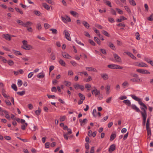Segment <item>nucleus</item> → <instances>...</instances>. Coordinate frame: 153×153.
<instances>
[{"mask_svg": "<svg viewBox=\"0 0 153 153\" xmlns=\"http://www.w3.org/2000/svg\"><path fill=\"white\" fill-rule=\"evenodd\" d=\"M149 119L148 118L147 119L146 125V130L147 131V138L148 139L150 138L151 134L150 128H149Z\"/></svg>", "mask_w": 153, "mask_h": 153, "instance_id": "nucleus-1", "label": "nucleus"}, {"mask_svg": "<svg viewBox=\"0 0 153 153\" xmlns=\"http://www.w3.org/2000/svg\"><path fill=\"white\" fill-rule=\"evenodd\" d=\"M108 67L110 68L114 69H122L123 68L122 67L115 64L108 65Z\"/></svg>", "mask_w": 153, "mask_h": 153, "instance_id": "nucleus-2", "label": "nucleus"}, {"mask_svg": "<svg viewBox=\"0 0 153 153\" xmlns=\"http://www.w3.org/2000/svg\"><path fill=\"white\" fill-rule=\"evenodd\" d=\"M63 34L65 35V37L69 41L71 40V38L70 36L69 33L66 30H65L63 32Z\"/></svg>", "mask_w": 153, "mask_h": 153, "instance_id": "nucleus-3", "label": "nucleus"}, {"mask_svg": "<svg viewBox=\"0 0 153 153\" xmlns=\"http://www.w3.org/2000/svg\"><path fill=\"white\" fill-rule=\"evenodd\" d=\"M136 66L138 67H148V65L146 63L143 62H141L140 63L138 62H136L135 63V65Z\"/></svg>", "mask_w": 153, "mask_h": 153, "instance_id": "nucleus-4", "label": "nucleus"}, {"mask_svg": "<svg viewBox=\"0 0 153 153\" xmlns=\"http://www.w3.org/2000/svg\"><path fill=\"white\" fill-rule=\"evenodd\" d=\"M74 88L76 90L80 89L82 91L84 90V86L81 85H79L78 84H76L74 85Z\"/></svg>", "mask_w": 153, "mask_h": 153, "instance_id": "nucleus-5", "label": "nucleus"}, {"mask_svg": "<svg viewBox=\"0 0 153 153\" xmlns=\"http://www.w3.org/2000/svg\"><path fill=\"white\" fill-rule=\"evenodd\" d=\"M137 72L143 74H150V72L146 70L138 69L136 70Z\"/></svg>", "mask_w": 153, "mask_h": 153, "instance_id": "nucleus-6", "label": "nucleus"}, {"mask_svg": "<svg viewBox=\"0 0 153 153\" xmlns=\"http://www.w3.org/2000/svg\"><path fill=\"white\" fill-rule=\"evenodd\" d=\"M142 111H141L140 110V113L142 115V116H147V113L146 109L144 108V107L141 106L140 107Z\"/></svg>", "mask_w": 153, "mask_h": 153, "instance_id": "nucleus-7", "label": "nucleus"}, {"mask_svg": "<svg viewBox=\"0 0 153 153\" xmlns=\"http://www.w3.org/2000/svg\"><path fill=\"white\" fill-rule=\"evenodd\" d=\"M142 111H141L140 110V113L142 115V116H147V113L146 109L144 108V107L141 106L140 107Z\"/></svg>", "mask_w": 153, "mask_h": 153, "instance_id": "nucleus-8", "label": "nucleus"}, {"mask_svg": "<svg viewBox=\"0 0 153 153\" xmlns=\"http://www.w3.org/2000/svg\"><path fill=\"white\" fill-rule=\"evenodd\" d=\"M113 56L115 60L117 62H122V60L120 57L117 54L114 53Z\"/></svg>", "mask_w": 153, "mask_h": 153, "instance_id": "nucleus-9", "label": "nucleus"}, {"mask_svg": "<svg viewBox=\"0 0 153 153\" xmlns=\"http://www.w3.org/2000/svg\"><path fill=\"white\" fill-rule=\"evenodd\" d=\"M130 96L134 100L138 101L139 104L142 102L141 99L136 97L135 95L131 94Z\"/></svg>", "mask_w": 153, "mask_h": 153, "instance_id": "nucleus-10", "label": "nucleus"}, {"mask_svg": "<svg viewBox=\"0 0 153 153\" xmlns=\"http://www.w3.org/2000/svg\"><path fill=\"white\" fill-rule=\"evenodd\" d=\"M91 92L93 94H95L96 96L99 95L100 94V91L98 90L95 87H94V90L92 91Z\"/></svg>", "mask_w": 153, "mask_h": 153, "instance_id": "nucleus-11", "label": "nucleus"}, {"mask_svg": "<svg viewBox=\"0 0 153 153\" xmlns=\"http://www.w3.org/2000/svg\"><path fill=\"white\" fill-rule=\"evenodd\" d=\"M115 144H113L110 146L109 148L108 151L110 153H111L115 150Z\"/></svg>", "mask_w": 153, "mask_h": 153, "instance_id": "nucleus-12", "label": "nucleus"}, {"mask_svg": "<svg viewBox=\"0 0 153 153\" xmlns=\"http://www.w3.org/2000/svg\"><path fill=\"white\" fill-rule=\"evenodd\" d=\"M131 106L132 109L136 111L137 112H140V109L135 105L132 104Z\"/></svg>", "mask_w": 153, "mask_h": 153, "instance_id": "nucleus-13", "label": "nucleus"}, {"mask_svg": "<svg viewBox=\"0 0 153 153\" xmlns=\"http://www.w3.org/2000/svg\"><path fill=\"white\" fill-rule=\"evenodd\" d=\"M85 68L87 70L89 71L96 72L97 71V70L95 68L91 67H86Z\"/></svg>", "mask_w": 153, "mask_h": 153, "instance_id": "nucleus-14", "label": "nucleus"}, {"mask_svg": "<svg viewBox=\"0 0 153 153\" xmlns=\"http://www.w3.org/2000/svg\"><path fill=\"white\" fill-rule=\"evenodd\" d=\"M22 48L25 50H28L32 48V46L29 45H27L22 46Z\"/></svg>", "mask_w": 153, "mask_h": 153, "instance_id": "nucleus-15", "label": "nucleus"}, {"mask_svg": "<svg viewBox=\"0 0 153 153\" xmlns=\"http://www.w3.org/2000/svg\"><path fill=\"white\" fill-rule=\"evenodd\" d=\"M126 54L128 55L129 56L131 57L132 59H133L134 60H136V58L131 52H125Z\"/></svg>", "mask_w": 153, "mask_h": 153, "instance_id": "nucleus-16", "label": "nucleus"}, {"mask_svg": "<svg viewBox=\"0 0 153 153\" xmlns=\"http://www.w3.org/2000/svg\"><path fill=\"white\" fill-rule=\"evenodd\" d=\"M108 45L113 50H115V47L114 45L111 42H109L107 43Z\"/></svg>", "mask_w": 153, "mask_h": 153, "instance_id": "nucleus-17", "label": "nucleus"}, {"mask_svg": "<svg viewBox=\"0 0 153 153\" xmlns=\"http://www.w3.org/2000/svg\"><path fill=\"white\" fill-rule=\"evenodd\" d=\"M100 75L104 80H106L108 78V76L106 74H101Z\"/></svg>", "mask_w": 153, "mask_h": 153, "instance_id": "nucleus-18", "label": "nucleus"}, {"mask_svg": "<svg viewBox=\"0 0 153 153\" xmlns=\"http://www.w3.org/2000/svg\"><path fill=\"white\" fill-rule=\"evenodd\" d=\"M3 112H4L5 115V117L8 120L10 119V117L9 114L8 112L6 110H4L3 111Z\"/></svg>", "mask_w": 153, "mask_h": 153, "instance_id": "nucleus-19", "label": "nucleus"}, {"mask_svg": "<svg viewBox=\"0 0 153 153\" xmlns=\"http://www.w3.org/2000/svg\"><path fill=\"white\" fill-rule=\"evenodd\" d=\"M32 23L30 21H28L25 23H23V26L28 27L29 26H30Z\"/></svg>", "mask_w": 153, "mask_h": 153, "instance_id": "nucleus-20", "label": "nucleus"}, {"mask_svg": "<svg viewBox=\"0 0 153 153\" xmlns=\"http://www.w3.org/2000/svg\"><path fill=\"white\" fill-rule=\"evenodd\" d=\"M124 103L127 105L128 106H130L131 105V102L128 100H126L123 101Z\"/></svg>", "mask_w": 153, "mask_h": 153, "instance_id": "nucleus-21", "label": "nucleus"}, {"mask_svg": "<svg viewBox=\"0 0 153 153\" xmlns=\"http://www.w3.org/2000/svg\"><path fill=\"white\" fill-rule=\"evenodd\" d=\"M130 81H132L134 82H137L139 83L140 81V78H132L130 80Z\"/></svg>", "mask_w": 153, "mask_h": 153, "instance_id": "nucleus-22", "label": "nucleus"}, {"mask_svg": "<svg viewBox=\"0 0 153 153\" xmlns=\"http://www.w3.org/2000/svg\"><path fill=\"white\" fill-rule=\"evenodd\" d=\"M62 55L64 58L68 59H71V56H70L68 54L66 53H62Z\"/></svg>", "mask_w": 153, "mask_h": 153, "instance_id": "nucleus-23", "label": "nucleus"}, {"mask_svg": "<svg viewBox=\"0 0 153 153\" xmlns=\"http://www.w3.org/2000/svg\"><path fill=\"white\" fill-rule=\"evenodd\" d=\"M59 62L62 66L64 67H65V63L62 59H60L59 61Z\"/></svg>", "mask_w": 153, "mask_h": 153, "instance_id": "nucleus-24", "label": "nucleus"}, {"mask_svg": "<svg viewBox=\"0 0 153 153\" xmlns=\"http://www.w3.org/2000/svg\"><path fill=\"white\" fill-rule=\"evenodd\" d=\"M42 4L43 7H44L45 9L48 10H50V7L46 3H43Z\"/></svg>", "mask_w": 153, "mask_h": 153, "instance_id": "nucleus-25", "label": "nucleus"}, {"mask_svg": "<svg viewBox=\"0 0 153 153\" xmlns=\"http://www.w3.org/2000/svg\"><path fill=\"white\" fill-rule=\"evenodd\" d=\"M4 37L7 40H10L11 39V37L8 34H4Z\"/></svg>", "mask_w": 153, "mask_h": 153, "instance_id": "nucleus-26", "label": "nucleus"}, {"mask_svg": "<svg viewBox=\"0 0 153 153\" xmlns=\"http://www.w3.org/2000/svg\"><path fill=\"white\" fill-rule=\"evenodd\" d=\"M45 76V74L43 73H40L38 74L37 77L39 79H41L43 78Z\"/></svg>", "mask_w": 153, "mask_h": 153, "instance_id": "nucleus-27", "label": "nucleus"}, {"mask_svg": "<svg viewBox=\"0 0 153 153\" xmlns=\"http://www.w3.org/2000/svg\"><path fill=\"white\" fill-rule=\"evenodd\" d=\"M116 135L115 134H112L110 137V140L111 141H113L116 137Z\"/></svg>", "mask_w": 153, "mask_h": 153, "instance_id": "nucleus-28", "label": "nucleus"}, {"mask_svg": "<svg viewBox=\"0 0 153 153\" xmlns=\"http://www.w3.org/2000/svg\"><path fill=\"white\" fill-rule=\"evenodd\" d=\"M13 51H14V53L16 56H18L19 55H22V53L19 51H16L14 50H13Z\"/></svg>", "mask_w": 153, "mask_h": 153, "instance_id": "nucleus-29", "label": "nucleus"}, {"mask_svg": "<svg viewBox=\"0 0 153 153\" xmlns=\"http://www.w3.org/2000/svg\"><path fill=\"white\" fill-rule=\"evenodd\" d=\"M143 117V121L142 123V125L143 126H145L146 124V119L147 116H142Z\"/></svg>", "mask_w": 153, "mask_h": 153, "instance_id": "nucleus-30", "label": "nucleus"}, {"mask_svg": "<svg viewBox=\"0 0 153 153\" xmlns=\"http://www.w3.org/2000/svg\"><path fill=\"white\" fill-rule=\"evenodd\" d=\"M82 24L86 28H89L90 26L89 25L87 22L84 21L83 22Z\"/></svg>", "mask_w": 153, "mask_h": 153, "instance_id": "nucleus-31", "label": "nucleus"}, {"mask_svg": "<svg viewBox=\"0 0 153 153\" xmlns=\"http://www.w3.org/2000/svg\"><path fill=\"white\" fill-rule=\"evenodd\" d=\"M78 95L80 99V100H85V97L81 93H79Z\"/></svg>", "mask_w": 153, "mask_h": 153, "instance_id": "nucleus-32", "label": "nucleus"}, {"mask_svg": "<svg viewBox=\"0 0 153 153\" xmlns=\"http://www.w3.org/2000/svg\"><path fill=\"white\" fill-rule=\"evenodd\" d=\"M129 3L132 5L133 6L136 5V3L135 2L134 0H128Z\"/></svg>", "mask_w": 153, "mask_h": 153, "instance_id": "nucleus-33", "label": "nucleus"}, {"mask_svg": "<svg viewBox=\"0 0 153 153\" xmlns=\"http://www.w3.org/2000/svg\"><path fill=\"white\" fill-rule=\"evenodd\" d=\"M51 58L53 60H54L56 59V56L53 52L50 55Z\"/></svg>", "mask_w": 153, "mask_h": 153, "instance_id": "nucleus-34", "label": "nucleus"}, {"mask_svg": "<svg viewBox=\"0 0 153 153\" xmlns=\"http://www.w3.org/2000/svg\"><path fill=\"white\" fill-rule=\"evenodd\" d=\"M103 1L104 3H106L107 5H108L110 7H111V3L110 1L105 0H104Z\"/></svg>", "mask_w": 153, "mask_h": 153, "instance_id": "nucleus-35", "label": "nucleus"}, {"mask_svg": "<svg viewBox=\"0 0 153 153\" xmlns=\"http://www.w3.org/2000/svg\"><path fill=\"white\" fill-rule=\"evenodd\" d=\"M102 34H104L105 36H106L108 37L110 36V35L109 34L108 32L105 30H103L102 31Z\"/></svg>", "mask_w": 153, "mask_h": 153, "instance_id": "nucleus-36", "label": "nucleus"}, {"mask_svg": "<svg viewBox=\"0 0 153 153\" xmlns=\"http://www.w3.org/2000/svg\"><path fill=\"white\" fill-rule=\"evenodd\" d=\"M11 87L15 91H16L17 90V88L15 84H12L11 85Z\"/></svg>", "mask_w": 153, "mask_h": 153, "instance_id": "nucleus-37", "label": "nucleus"}, {"mask_svg": "<svg viewBox=\"0 0 153 153\" xmlns=\"http://www.w3.org/2000/svg\"><path fill=\"white\" fill-rule=\"evenodd\" d=\"M94 40L97 44L99 45H100V40L97 37H94Z\"/></svg>", "mask_w": 153, "mask_h": 153, "instance_id": "nucleus-38", "label": "nucleus"}, {"mask_svg": "<svg viewBox=\"0 0 153 153\" xmlns=\"http://www.w3.org/2000/svg\"><path fill=\"white\" fill-rule=\"evenodd\" d=\"M85 87L87 89V90L89 91L90 90L91 87L90 85L88 84H87L85 85Z\"/></svg>", "mask_w": 153, "mask_h": 153, "instance_id": "nucleus-39", "label": "nucleus"}, {"mask_svg": "<svg viewBox=\"0 0 153 153\" xmlns=\"http://www.w3.org/2000/svg\"><path fill=\"white\" fill-rule=\"evenodd\" d=\"M64 83L65 84V85L68 87L70 86L71 85V83L68 81H64Z\"/></svg>", "mask_w": 153, "mask_h": 153, "instance_id": "nucleus-40", "label": "nucleus"}, {"mask_svg": "<svg viewBox=\"0 0 153 153\" xmlns=\"http://www.w3.org/2000/svg\"><path fill=\"white\" fill-rule=\"evenodd\" d=\"M92 114L93 116L94 117H96L97 116V111L95 109H93L92 112Z\"/></svg>", "mask_w": 153, "mask_h": 153, "instance_id": "nucleus-41", "label": "nucleus"}, {"mask_svg": "<svg viewBox=\"0 0 153 153\" xmlns=\"http://www.w3.org/2000/svg\"><path fill=\"white\" fill-rule=\"evenodd\" d=\"M49 99H55L56 97L54 95H49L48 94L47 95Z\"/></svg>", "mask_w": 153, "mask_h": 153, "instance_id": "nucleus-42", "label": "nucleus"}, {"mask_svg": "<svg viewBox=\"0 0 153 153\" xmlns=\"http://www.w3.org/2000/svg\"><path fill=\"white\" fill-rule=\"evenodd\" d=\"M70 13L72 15L74 16H76L78 14L77 12L73 11H71Z\"/></svg>", "mask_w": 153, "mask_h": 153, "instance_id": "nucleus-43", "label": "nucleus"}, {"mask_svg": "<svg viewBox=\"0 0 153 153\" xmlns=\"http://www.w3.org/2000/svg\"><path fill=\"white\" fill-rule=\"evenodd\" d=\"M50 30L52 31V33L53 34H56L57 33V31L56 29L52 28L50 29Z\"/></svg>", "mask_w": 153, "mask_h": 153, "instance_id": "nucleus-44", "label": "nucleus"}, {"mask_svg": "<svg viewBox=\"0 0 153 153\" xmlns=\"http://www.w3.org/2000/svg\"><path fill=\"white\" fill-rule=\"evenodd\" d=\"M17 94L20 96H23L25 94V91H19L17 92Z\"/></svg>", "mask_w": 153, "mask_h": 153, "instance_id": "nucleus-45", "label": "nucleus"}, {"mask_svg": "<svg viewBox=\"0 0 153 153\" xmlns=\"http://www.w3.org/2000/svg\"><path fill=\"white\" fill-rule=\"evenodd\" d=\"M35 114H36L38 116L41 113V110L39 108H38V110H36L35 111Z\"/></svg>", "mask_w": 153, "mask_h": 153, "instance_id": "nucleus-46", "label": "nucleus"}, {"mask_svg": "<svg viewBox=\"0 0 153 153\" xmlns=\"http://www.w3.org/2000/svg\"><path fill=\"white\" fill-rule=\"evenodd\" d=\"M7 62L10 66H12L13 65L14 63L13 61L10 60L7 61Z\"/></svg>", "mask_w": 153, "mask_h": 153, "instance_id": "nucleus-47", "label": "nucleus"}, {"mask_svg": "<svg viewBox=\"0 0 153 153\" xmlns=\"http://www.w3.org/2000/svg\"><path fill=\"white\" fill-rule=\"evenodd\" d=\"M147 19L151 21H153V13L150 15L149 17L147 18Z\"/></svg>", "mask_w": 153, "mask_h": 153, "instance_id": "nucleus-48", "label": "nucleus"}, {"mask_svg": "<svg viewBox=\"0 0 153 153\" xmlns=\"http://www.w3.org/2000/svg\"><path fill=\"white\" fill-rule=\"evenodd\" d=\"M144 60L149 63H150L151 61H152V60H151L149 58L147 57H145L144 58Z\"/></svg>", "mask_w": 153, "mask_h": 153, "instance_id": "nucleus-49", "label": "nucleus"}, {"mask_svg": "<svg viewBox=\"0 0 153 153\" xmlns=\"http://www.w3.org/2000/svg\"><path fill=\"white\" fill-rule=\"evenodd\" d=\"M18 85L19 87H20L22 84V82L20 79H18Z\"/></svg>", "mask_w": 153, "mask_h": 153, "instance_id": "nucleus-50", "label": "nucleus"}, {"mask_svg": "<svg viewBox=\"0 0 153 153\" xmlns=\"http://www.w3.org/2000/svg\"><path fill=\"white\" fill-rule=\"evenodd\" d=\"M15 9L18 12H19L20 14H23V12L20 9H19V8L17 7H15Z\"/></svg>", "mask_w": 153, "mask_h": 153, "instance_id": "nucleus-51", "label": "nucleus"}, {"mask_svg": "<svg viewBox=\"0 0 153 153\" xmlns=\"http://www.w3.org/2000/svg\"><path fill=\"white\" fill-rule=\"evenodd\" d=\"M33 12L36 15L38 16H40L41 14V13L39 11L34 10Z\"/></svg>", "mask_w": 153, "mask_h": 153, "instance_id": "nucleus-52", "label": "nucleus"}, {"mask_svg": "<svg viewBox=\"0 0 153 153\" xmlns=\"http://www.w3.org/2000/svg\"><path fill=\"white\" fill-rule=\"evenodd\" d=\"M141 106L144 107V108L146 109V111L147 109V106L142 102L140 103V104H139Z\"/></svg>", "mask_w": 153, "mask_h": 153, "instance_id": "nucleus-53", "label": "nucleus"}, {"mask_svg": "<svg viewBox=\"0 0 153 153\" xmlns=\"http://www.w3.org/2000/svg\"><path fill=\"white\" fill-rule=\"evenodd\" d=\"M88 42L92 45L93 46L95 45L96 44L93 40L91 39H89Z\"/></svg>", "mask_w": 153, "mask_h": 153, "instance_id": "nucleus-54", "label": "nucleus"}, {"mask_svg": "<svg viewBox=\"0 0 153 153\" xmlns=\"http://www.w3.org/2000/svg\"><path fill=\"white\" fill-rule=\"evenodd\" d=\"M16 22L19 25L23 26V22L22 21L18 19L16 20Z\"/></svg>", "mask_w": 153, "mask_h": 153, "instance_id": "nucleus-55", "label": "nucleus"}, {"mask_svg": "<svg viewBox=\"0 0 153 153\" xmlns=\"http://www.w3.org/2000/svg\"><path fill=\"white\" fill-rule=\"evenodd\" d=\"M129 85V84L127 81L124 82L122 84V85L123 87H127Z\"/></svg>", "mask_w": 153, "mask_h": 153, "instance_id": "nucleus-56", "label": "nucleus"}, {"mask_svg": "<svg viewBox=\"0 0 153 153\" xmlns=\"http://www.w3.org/2000/svg\"><path fill=\"white\" fill-rule=\"evenodd\" d=\"M116 10L118 12V13L120 14H123V11L121 10L120 9H119V8H116Z\"/></svg>", "mask_w": 153, "mask_h": 153, "instance_id": "nucleus-57", "label": "nucleus"}, {"mask_svg": "<svg viewBox=\"0 0 153 153\" xmlns=\"http://www.w3.org/2000/svg\"><path fill=\"white\" fill-rule=\"evenodd\" d=\"M48 3L52 5H53L54 4V1L51 0H45Z\"/></svg>", "mask_w": 153, "mask_h": 153, "instance_id": "nucleus-58", "label": "nucleus"}, {"mask_svg": "<svg viewBox=\"0 0 153 153\" xmlns=\"http://www.w3.org/2000/svg\"><path fill=\"white\" fill-rule=\"evenodd\" d=\"M44 26L45 29H47L50 27V25L47 23H45Z\"/></svg>", "mask_w": 153, "mask_h": 153, "instance_id": "nucleus-59", "label": "nucleus"}, {"mask_svg": "<svg viewBox=\"0 0 153 153\" xmlns=\"http://www.w3.org/2000/svg\"><path fill=\"white\" fill-rule=\"evenodd\" d=\"M65 118L66 116H63L60 118V121L61 122L65 120Z\"/></svg>", "mask_w": 153, "mask_h": 153, "instance_id": "nucleus-60", "label": "nucleus"}, {"mask_svg": "<svg viewBox=\"0 0 153 153\" xmlns=\"http://www.w3.org/2000/svg\"><path fill=\"white\" fill-rule=\"evenodd\" d=\"M51 91L52 92H56L57 91V89L55 87H53L51 89Z\"/></svg>", "mask_w": 153, "mask_h": 153, "instance_id": "nucleus-61", "label": "nucleus"}, {"mask_svg": "<svg viewBox=\"0 0 153 153\" xmlns=\"http://www.w3.org/2000/svg\"><path fill=\"white\" fill-rule=\"evenodd\" d=\"M111 12L112 14L116 15V12L115 11L113 8L111 9Z\"/></svg>", "mask_w": 153, "mask_h": 153, "instance_id": "nucleus-62", "label": "nucleus"}, {"mask_svg": "<svg viewBox=\"0 0 153 153\" xmlns=\"http://www.w3.org/2000/svg\"><path fill=\"white\" fill-rule=\"evenodd\" d=\"M100 51L104 54H106V52L105 49H101L100 50Z\"/></svg>", "mask_w": 153, "mask_h": 153, "instance_id": "nucleus-63", "label": "nucleus"}, {"mask_svg": "<svg viewBox=\"0 0 153 153\" xmlns=\"http://www.w3.org/2000/svg\"><path fill=\"white\" fill-rule=\"evenodd\" d=\"M5 102L6 104L10 106L12 105L10 101L9 100H5Z\"/></svg>", "mask_w": 153, "mask_h": 153, "instance_id": "nucleus-64", "label": "nucleus"}]
</instances>
